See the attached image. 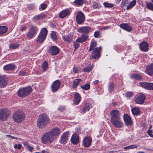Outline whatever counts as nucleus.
Segmentation results:
<instances>
[{"label": "nucleus", "instance_id": "nucleus-37", "mask_svg": "<svg viewBox=\"0 0 153 153\" xmlns=\"http://www.w3.org/2000/svg\"><path fill=\"white\" fill-rule=\"evenodd\" d=\"M45 15L43 13L40 14L39 15H36L34 17L33 19V21H35L36 20H39L42 19L45 17Z\"/></svg>", "mask_w": 153, "mask_h": 153}, {"label": "nucleus", "instance_id": "nucleus-27", "mask_svg": "<svg viewBox=\"0 0 153 153\" xmlns=\"http://www.w3.org/2000/svg\"><path fill=\"white\" fill-rule=\"evenodd\" d=\"M146 73L149 75L153 74V64H151L147 67L146 70Z\"/></svg>", "mask_w": 153, "mask_h": 153}, {"label": "nucleus", "instance_id": "nucleus-40", "mask_svg": "<svg viewBox=\"0 0 153 153\" xmlns=\"http://www.w3.org/2000/svg\"><path fill=\"white\" fill-rule=\"evenodd\" d=\"M93 68L92 65H89V66L86 67L83 69V71L84 72H89Z\"/></svg>", "mask_w": 153, "mask_h": 153}, {"label": "nucleus", "instance_id": "nucleus-25", "mask_svg": "<svg viewBox=\"0 0 153 153\" xmlns=\"http://www.w3.org/2000/svg\"><path fill=\"white\" fill-rule=\"evenodd\" d=\"M79 136L77 134H74L71 138V142L74 144H77L79 142Z\"/></svg>", "mask_w": 153, "mask_h": 153}, {"label": "nucleus", "instance_id": "nucleus-31", "mask_svg": "<svg viewBox=\"0 0 153 153\" xmlns=\"http://www.w3.org/2000/svg\"><path fill=\"white\" fill-rule=\"evenodd\" d=\"M15 66L12 64L6 65L3 67V69L5 71L12 70L15 68Z\"/></svg>", "mask_w": 153, "mask_h": 153}, {"label": "nucleus", "instance_id": "nucleus-16", "mask_svg": "<svg viewBox=\"0 0 153 153\" xmlns=\"http://www.w3.org/2000/svg\"><path fill=\"white\" fill-rule=\"evenodd\" d=\"M69 131H68L63 133L61 136L60 143L64 144H65L67 142L68 136L69 134Z\"/></svg>", "mask_w": 153, "mask_h": 153}, {"label": "nucleus", "instance_id": "nucleus-13", "mask_svg": "<svg viewBox=\"0 0 153 153\" xmlns=\"http://www.w3.org/2000/svg\"><path fill=\"white\" fill-rule=\"evenodd\" d=\"M70 8H67L62 10L59 14V17L62 19L68 16L71 14Z\"/></svg>", "mask_w": 153, "mask_h": 153}, {"label": "nucleus", "instance_id": "nucleus-23", "mask_svg": "<svg viewBox=\"0 0 153 153\" xmlns=\"http://www.w3.org/2000/svg\"><path fill=\"white\" fill-rule=\"evenodd\" d=\"M92 107V105L91 103H87L83 106L82 109L80 111L81 113L84 114L86 112L88 111Z\"/></svg>", "mask_w": 153, "mask_h": 153}, {"label": "nucleus", "instance_id": "nucleus-1", "mask_svg": "<svg viewBox=\"0 0 153 153\" xmlns=\"http://www.w3.org/2000/svg\"><path fill=\"white\" fill-rule=\"evenodd\" d=\"M49 119L48 116L44 114H40L37 119V126L40 129H42L49 123Z\"/></svg>", "mask_w": 153, "mask_h": 153}, {"label": "nucleus", "instance_id": "nucleus-14", "mask_svg": "<svg viewBox=\"0 0 153 153\" xmlns=\"http://www.w3.org/2000/svg\"><path fill=\"white\" fill-rule=\"evenodd\" d=\"M59 50L58 48L55 46H51L49 49V53L52 55L57 54L59 52Z\"/></svg>", "mask_w": 153, "mask_h": 153}, {"label": "nucleus", "instance_id": "nucleus-2", "mask_svg": "<svg viewBox=\"0 0 153 153\" xmlns=\"http://www.w3.org/2000/svg\"><path fill=\"white\" fill-rule=\"evenodd\" d=\"M32 88L30 86L26 88H21L18 91V95L21 97H25L31 92Z\"/></svg>", "mask_w": 153, "mask_h": 153}, {"label": "nucleus", "instance_id": "nucleus-18", "mask_svg": "<svg viewBox=\"0 0 153 153\" xmlns=\"http://www.w3.org/2000/svg\"><path fill=\"white\" fill-rule=\"evenodd\" d=\"M92 142V138L89 137H86L83 140L82 144L85 147H89Z\"/></svg>", "mask_w": 153, "mask_h": 153}, {"label": "nucleus", "instance_id": "nucleus-34", "mask_svg": "<svg viewBox=\"0 0 153 153\" xmlns=\"http://www.w3.org/2000/svg\"><path fill=\"white\" fill-rule=\"evenodd\" d=\"M8 28L5 26H0V35H2L7 31Z\"/></svg>", "mask_w": 153, "mask_h": 153}, {"label": "nucleus", "instance_id": "nucleus-19", "mask_svg": "<svg viewBox=\"0 0 153 153\" xmlns=\"http://www.w3.org/2000/svg\"><path fill=\"white\" fill-rule=\"evenodd\" d=\"M49 132L54 137H55L60 134L61 133L60 129L57 127H56L53 128Z\"/></svg>", "mask_w": 153, "mask_h": 153}, {"label": "nucleus", "instance_id": "nucleus-47", "mask_svg": "<svg viewBox=\"0 0 153 153\" xmlns=\"http://www.w3.org/2000/svg\"><path fill=\"white\" fill-rule=\"evenodd\" d=\"M94 36L96 38H101V36L100 31H95L94 33Z\"/></svg>", "mask_w": 153, "mask_h": 153}, {"label": "nucleus", "instance_id": "nucleus-59", "mask_svg": "<svg viewBox=\"0 0 153 153\" xmlns=\"http://www.w3.org/2000/svg\"><path fill=\"white\" fill-rule=\"evenodd\" d=\"M93 7L95 9L99 7V4L97 3H95L94 4Z\"/></svg>", "mask_w": 153, "mask_h": 153}, {"label": "nucleus", "instance_id": "nucleus-52", "mask_svg": "<svg viewBox=\"0 0 153 153\" xmlns=\"http://www.w3.org/2000/svg\"><path fill=\"white\" fill-rule=\"evenodd\" d=\"M19 75L20 76H25L27 75V73L23 70H21L19 73Z\"/></svg>", "mask_w": 153, "mask_h": 153}, {"label": "nucleus", "instance_id": "nucleus-43", "mask_svg": "<svg viewBox=\"0 0 153 153\" xmlns=\"http://www.w3.org/2000/svg\"><path fill=\"white\" fill-rule=\"evenodd\" d=\"M146 3L147 8L149 10L153 11V4L150 2H146Z\"/></svg>", "mask_w": 153, "mask_h": 153}, {"label": "nucleus", "instance_id": "nucleus-11", "mask_svg": "<svg viewBox=\"0 0 153 153\" xmlns=\"http://www.w3.org/2000/svg\"><path fill=\"white\" fill-rule=\"evenodd\" d=\"M76 19L77 23L80 24L85 21V16L82 12H79L76 16Z\"/></svg>", "mask_w": 153, "mask_h": 153}, {"label": "nucleus", "instance_id": "nucleus-50", "mask_svg": "<svg viewBox=\"0 0 153 153\" xmlns=\"http://www.w3.org/2000/svg\"><path fill=\"white\" fill-rule=\"evenodd\" d=\"M35 5L33 4H30L27 5V7L28 9L30 10H34L35 9Z\"/></svg>", "mask_w": 153, "mask_h": 153}, {"label": "nucleus", "instance_id": "nucleus-29", "mask_svg": "<svg viewBox=\"0 0 153 153\" xmlns=\"http://www.w3.org/2000/svg\"><path fill=\"white\" fill-rule=\"evenodd\" d=\"M80 98L81 97L79 94L75 93L74 102V104L76 105H77L80 101Z\"/></svg>", "mask_w": 153, "mask_h": 153}, {"label": "nucleus", "instance_id": "nucleus-55", "mask_svg": "<svg viewBox=\"0 0 153 153\" xmlns=\"http://www.w3.org/2000/svg\"><path fill=\"white\" fill-rule=\"evenodd\" d=\"M147 133L151 137H153V134H152L153 133V130L149 129L147 130Z\"/></svg>", "mask_w": 153, "mask_h": 153}, {"label": "nucleus", "instance_id": "nucleus-8", "mask_svg": "<svg viewBox=\"0 0 153 153\" xmlns=\"http://www.w3.org/2000/svg\"><path fill=\"white\" fill-rule=\"evenodd\" d=\"M9 113L7 109L3 108L0 110V120H5L9 117Z\"/></svg>", "mask_w": 153, "mask_h": 153}, {"label": "nucleus", "instance_id": "nucleus-49", "mask_svg": "<svg viewBox=\"0 0 153 153\" xmlns=\"http://www.w3.org/2000/svg\"><path fill=\"white\" fill-rule=\"evenodd\" d=\"M104 6L107 7H112L114 6V5L111 3L105 2L103 3Z\"/></svg>", "mask_w": 153, "mask_h": 153}, {"label": "nucleus", "instance_id": "nucleus-32", "mask_svg": "<svg viewBox=\"0 0 153 153\" xmlns=\"http://www.w3.org/2000/svg\"><path fill=\"white\" fill-rule=\"evenodd\" d=\"M96 46L97 43L94 40H92L90 46L88 50V51H90L94 50V49L96 48Z\"/></svg>", "mask_w": 153, "mask_h": 153}, {"label": "nucleus", "instance_id": "nucleus-62", "mask_svg": "<svg viewBox=\"0 0 153 153\" xmlns=\"http://www.w3.org/2000/svg\"><path fill=\"white\" fill-rule=\"evenodd\" d=\"M65 109V107H60L58 108V109L61 111H63Z\"/></svg>", "mask_w": 153, "mask_h": 153}, {"label": "nucleus", "instance_id": "nucleus-30", "mask_svg": "<svg viewBox=\"0 0 153 153\" xmlns=\"http://www.w3.org/2000/svg\"><path fill=\"white\" fill-rule=\"evenodd\" d=\"M82 80L81 79H75L72 82V87L74 88H76L77 86L79 85V83L82 82Z\"/></svg>", "mask_w": 153, "mask_h": 153}, {"label": "nucleus", "instance_id": "nucleus-3", "mask_svg": "<svg viewBox=\"0 0 153 153\" xmlns=\"http://www.w3.org/2000/svg\"><path fill=\"white\" fill-rule=\"evenodd\" d=\"M41 139L44 144H46L48 142L51 143L54 142L55 138L49 131L45 133L42 136Z\"/></svg>", "mask_w": 153, "mask_h": 153}, {"label": "nucleus", "instance_id": "nucleus-42", "mask_svg": "<svg viewBox=\"0 0 153 153\" xmlns=\"http://www.w3.org/2000/svg\"><path fill=\"white\" fill-rule=\"evenodd\" d=\"M140 86L142 88L147 89H148V83L146 82H141L140 83Z\"/></svg>", "mask_w": 153, "mask_h": 153}, {"label": "nucleus", "instance_id": "nucleus-58", "mask_svg": "<svg viewBox=\"0 0 153 153\" xmlns=\"http://www.w3.org/2000/svg\"><path fill=\"white\" fill-rule=\"evenodd\" d=\"M74 47L75 51L78 48L79 46V44L74 42Z\"/></svg>", "mask_w": 153, "mask_h": 153}, {"label": "nucleus", "instance_id": "nucleus-56", "mask_svg": "<svg viewBox=\"0 0 153 153\" xmlns=\"http://www.w3.org/2000/svg\"><path fill=\"white\" fill-rule=\"evenodd\" d=\"M133 93L130 92H126L125 94V96L127 97H129L132 96L133 95Z\"/></svg>", "mask_w": 153, "mask_h": 153}, {"label": "nucleus", "instance_id": "nucleus-10", "mask_svg": "<svg viewBox=\"0 0 153 153\" xmlns=\"http://www.w3.org/2000/svg\"><path fill=\"white\" fill-rule=\"evenodd\" d=\"M37 28L35 26H31L27 34V36L28 38H31L37 32Z\"/></svg>", "mask_w": 153, "mask_h": 153}, {"label": "nucleus", "instance_id": "nucleus-20", "mask_svg": "<svg viewBox=\"0 0 153 153\" xmlns=\"http://www.w3.org/2000/svg\"><path fill=\"white\" fill-rule=\"evenodd\" d=\"M140 48L142 51H147L149 49V45L147 42H143L140 44Z\"/></svg>", "mask_w": 153, "mask_h": 153}, {"label": "nucleus", "instance_id": "nucleus-17", "mask_svg": "<svg viewBox=\"0 0 153 153\" xmlns=\"http://www.w3.org/2000/svg\"><path fill=\"white\" fill-rule=\"evenodd\" d=\"M7 84V80L6 76L2 75L0 76V87L4 88Z\"/></svg>", "mask_w": 153, "mask_h": 153}, {"label": "nucleus", "instance_id": "nucleus-45", "mask_svg": "<svg viewBox=\"0 0 153 153\" xmlns=\"http://www.w3.org/2000/svg\"><path fill=\"white\" fill-rule=\"evenodd\" d=\"M138 146L136 145H132L127 146L125 147L124 148V149L126 150L127 149H133L134 148H137Z\"/></svg>", "mask_w": 153, "mask_h": 153}, {"label": "nucleus", "instance_id": "nucleus-7", "mask_svg": "<svg viewBox=\"0 0 153 153\" xmlns=\"http://www.w3.org/2000/svg\"><path fill=\"white\" fill-rule=\"evenodd\" d=\"M145 99V95L140 93L136 95L134 98V101L138 104H142L144 103Z\"/></svg>", "mask_w": 153, "mask_h": 153}, {"label": "nucleus", "instance_id": "nucleus-63", "mask_svg": "<svg viewBox=\"0 0 153 153\" xmlns=\"http://www.w3.org/2000/svg\"><path fill=\"white\" fill-rule=\"evenodd\" d=\"M99 81L98 80H97L93 81L92 82L93 84H97L99 82Z\"/></svg>", "mask_w": 153, "mask_h": 153}, {"label": "nucleus", "instance_id": "nucleus-48", "mask_svg": "<svg viewBox=\"0 0 153 153\" xmlns=\"http://www.w3.org/2000/svg\"><path fill=\"white\" fill-rule=\"evenodd\" d=\"M74 3L76 4L79 6L83 4V2L82 0H75L74 1Z\"/></svg>", "mask_w": 153, "mask_h": 153}, {"label": "nucleus", "instance_id": "nucleus-26", "mask_svg": "<svg viewBox=\"0 0 153 153\" xmlns=\"http://www.w3.org/2000/svg\"><path fill=\"white\" fill-rule=\"evenodd\" d=\"M120 26L122 29L128 32L131 31L132 29V28L130 26L126 23L120 24Z\"/></svg>", "mask_w": 153, "mask_h": 153}, {"label": "nucleus", "instance_id": "nucleus-51", "mask_svg": "<svg viewBox=\"0 0 153 153\" xmlns=\"http://www.w3.org/2000/svg\"><path fill=\"white\" fill-rule=\"evenodd\" d=\"M122 2L121 4V7H123L125 6L128 3V0H122Z\"/></svg>", "mask_w": 153, "mask_h": 153}, {"label": "nucleus", "instance_id": "nucleus-22", "mask_svg": "<svg viewBox=\"0 0 153 153\" xmlns=\"http://www.w3.org/2000/svg\"><path fill=\"white\" fill-rule=\"evenodd\" d=\"M91 29V27L88 26L82 27L79 29L78 32L83 34L84 33L87 34L89 32Z\"/></svg>", "mask_w": 153, "mask_h": 153}, {"label": "nucleus", "instance_id": "nucleus-64", "mask_svg": "<svg viewBox=\"0 0 153 153\" xmlns=\"http://www.w3.org/2000/svg\"><path fill=\"white\" fill-rule=\"evenodd\" d=\"M110 27V26H105V27H103L102 28V29H108V28H109Z\"/></svg>", "mask_w": 153, "mask_h": 153}, {"label": "nucleus", "instance_id": "nucleus-36", "mask_svg": "<svg viewBox=\"0 0 153 153\" xmlns=\"http://www.w3.org/2000/svg\"><path fill=\"white\" fill-rule=\"evenodd\" d=\"M19 46V45L16 43H11L9 45V48L12 49L18 48Z\"/></svg>", "mask_w": 153, "mask_h": 153}, {"label": "nucleus", "instance_id": "nucleus-46", "mask_svg": "<svg viewBox=\"0 0 153 153\" xmlns=\"http://www.w3.org/2000/svg\"><path fill=\"white\" fill-rule=\"evenodd\" d=\"M114 85L112 83H111L108 85V88L109 91L111 92L114 89Z\"/></svg>", "mask_w": 153, "mask_h": 153}, {"label": "nucleus", "instance_id": "nucleus-61", "mask_svg": "<svg viewBox=\"0 0 153 153\" xmlns=\"http://www.w3.org/2000/svg\"><path fill=\"white\" fill-rule=\"evenodd\" d=\"M22 143L26 148L29 145L28 143L27 142H23Z\"/></svg>", "mask_w": 153, "mask_h": 153}, {"label": "nucleus", "instance_id": "nucleus-24", "mask_svg": "<svg viewBox=\"0 0 153 153\" xmlns=\"http://www.w3.org/2000/svg\"><path fill=\"white\" fill-rule=\"evenodd\" d=\"M88 36L87 34H82L80 37L77 38L76 42L82 43L85 42L88 38Z\"/></svg>", "mask_w": 153, "mask_h": 153}, {"label": "nucleus", "instance_id": "nucleus-15", "mask_svg": "<svg viewBox=\"0 0 153 153\" xmlns=\"http://www.w3.org/2000/svg\"><path fill=\"white\" fill-rule=\"evenodd\" d=\"M61 83L59 80H57L54 81L51 86V89L53 92L57 91L59 88Z\"/></svg>", "mask_w": 153, "mask_h": 153}, {"label": "nucleus", "instance_id": "nucleus-44", "mask_svg": "<svg viewBox=\"0 0 153 153\" xmlns=\"http://www.w3.org/2000/svg\"><path fill=\"white\" fill-rule=\"evenodd\" d=\"M80 87L82 89L84 90H88L90 88V85L88 83H86L83 85H81Z\"/></svg>", "mask_w": 153, "mask_h": 153}, {"label": "nucleus", "instance_id": "nucleus-38", "mask_svg": "<svg viewBox=\"0 0 153 153\" xmlns=\"http://www.w3.org/2000/svg\"><path fill=\"white\" fill-rule=\"evenodd\" d=\"M136 1L135 0H134L131 1L130 3H129L128 5L126 7V9L127 10H129L132 7H133L136 4Z\"/></svg>", "mask_w": 153, "mask_h": 153}, {"label": "nucleus", "instance_id": "nucleus-60", "mask_svg": "<svg viewBox=\"0 0 153 153\" xmlns=\"http://www.w3.org/2000/svg\"><path fill=\"white\" fill-rule=\"evenodd\" d=\"M30 152H32L33 150V148L29 145L26 148Z\"/></svg>", "mask_w": 153, "mask_h": 153}, {"label": "nucleus", "instance_id": "nucleus-21", "mask_svg": "<svg viewBox=\"0 0 153 153\" xmlns=\"http://www.w3.org/2000/svg\"><path fill=\"white\" fill-rule=\"evenodd\" d=\"M123 118L125 123L127 126H130L131 125L132 123V121L129 115L126 114H124Z\"/></svg>", "mask_w": 153, "mask_h": 153}, {"label": "nucleus", "instance_id": "nucleus-57", "mask_svg": "<svg viewBox=\"0 0 153 153\" xmlns=\"http://www.w3.org/2000/svg\"><path fill=\"white\" fill-rule=\"evenodd\" d=\"M47 7V4L44 3H42L40 5V7L42 10L45 9Z\"/></svg>", "mask_w": 153, "mask_h": 153}, {"label": "nucleus", "instance_id": "nucleus-12", "mask_svg": "<svg viewBox=\"0 0 153 153\" xmlns=\"http://www.w3.org/2000/svg\"><path fill=\"white\" fill-rule=\"evenodd\" d=\"M110 114V120L121 118L119 111L117 109L112 110L111 111Z\"/></svg>", "mask_w": 153, "mask_h": 153}, {"label": "nucleus", "instance_id": "nucleus-54", "mask_svg": "<svg viewBox=\"0 0 153 153\" xmlns=\"http://www.w3.org/2000/svg\"><path fill=\"white\" fill-rule=\"evenodd\" d=\"M73 70L74 73H77L79 72L80 68L79 67H75L73 68Z\"/></svg>", "mask_w": 153, "mask_h": 153}, {"label": "nucleus", "instance_id": "nucleus-5", "mask_svg": "<svg viewBox=\"0 0 153 153\" xmlns=\"http://www.w3.org/2000/svg\"><path fill=\"white\" fill-rule=\"evenodd\" d=\"M47 32L48 31L46 28H42L36 40V42L38 43L42 42L46 37Z\"/></svg>", "mask_w": 153, "mask_h": 153}, {"label": "nucleus", "instance_id": "nucleus-4", "mask_svg": "<svg viewBox=\"0 0 153 153\" xmlns=\"http://www.w3.org/2000/svg\"><path fill=\"white\" fill-rule=\"evenodd\" d=\"M13 120L17 123H21L23 121L25 118V116L20 111L15 112L13 116Z\"/></svg>", "mask_w": 153, "mask_h": 153}, {"label": "nucleus", "instance_id": "nucleus-41", "mask_svg": "<svg viewBox=\"0 0 153 153\" xmlns=\"http://www.w3.org/2000/svg\"><path fill=\"white\" fill-rule=\"evenodd\" d=\"M48 64L46 61L44 62L42 65V68L43 71H45L48 69Z\"/></svg>", "mask_w": 153, "mask_h": 153}, {"label": "nucleus", "instance_id": "nucleus-35", "mask_svg": "<svg viewBox=\"0 0 153 153\" xmlns=\"http://www.w3.org/2000/svg\"><path fill=\"white\" fill-rule=\"evenodd\" d=\"M131 77L133 79H134L137 80H140L141 79V76L139 74H134L131 75Z\"/></svg>", "mask_w": 153, "mask_h": 153}, {"label": "nucleus", "instance_id": "nucleus-33", "mask_svg": "<svg viewBox=\"0 0 153 153\" xmlns=\"http://www.w3.org/2000/svg\"><path fill=\"white\" fill-rule=\"evenodd\" d=\"M131 111L133 114L134 115H138L140 112V109L137 107H135L132 108Z\"/></svg>", "mask_w": 153, "mask_h": 153}, {"label": "nucleus", "instance_id": "nucleus-39", "mask_svg": "<svg viewBox=\"0 0 153 153\" xmlns=\"http://www.w3.org/2000/svg\"><path fill=\"white\" fill-rule=\"evenodd\" d=\"M51 36L54 41L56 42L57 41V38L56 35V32L52 31V33H51Z\"/></svg>", "mask_w": 153, "mask_h": 153}, {"label": "nucleus", "instance_id": "nucleus-53", "mask_svg": "<svg viewBox=\"0 0 153 153\" xmlns=\"http://www.w3.org/2000/svg\"><path fill=\"white\" fill-rule=\"evenodd\" d=\"M147 90H153V83H148Z\"/></svg>", "mask_w": 153, "mask_h": 153}, {"label": "nucleus", "instance_id": "nucleus-9", "mask_svg": "<svg viewBox=\"0 0 153 153\" xmlns=\"http://www.w3.org/2000/svg\"><path fill=\"white\" fill-rule=\"evenodd\" d=\"M101 48H96L94 50H92V52L91 55V58L98 59L100 56V51Z\"/></svg>", "mask_w": 153, "mask_h": 153}, {"label": "nucleus", "instance_id": "nucleus-28", "mask_svg": "<svg viewBox=\"0 0 153 153\" xmlns=\"http://www.w3.org/2000/svg\"><path fill=\"white\" fill-rule=\"evenodd\" d=\"M62 38L65 41L68 42L70 43L73 41L72 35L70 34L63 36Z\"/></svg>", "mask_w": 153, "mask_h": 153}, {"label": "nucleus", "instance_id": "nucleus-6", "mask_svg": "<svg viewBox=\"0 0 153 153\" xmlns=\"http://www.w3.org/2000/svg\"><path fill=\"white\" fill-rule=\"evenodd\" d=\"M113 126L115 127L120 128L123 126V123L121 118L110 120Z\"/></svg>", "mask_w": 153, "mask_h": 153}]
</instances>
